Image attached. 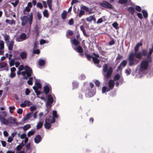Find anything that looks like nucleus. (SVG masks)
Wrapping results in <instances>:
<instances>
[{
	"label": "nucleus",
	"mask_w": 153,
	"mask_h": 153,
	"mask_svg": "<svg viewBox=\"0 0 153 153\" xmlns=\"http://www.w3.org/2000/svg\"><path fill=\"white\" fill-rule=\"evenodd\" d=\"M37 19L39 20H41L42 18V16L39 13H38L37 14Z\"/></svg>",
	"instance_id": "052dcab7"
},
{
	"label": "nucleus",
	"mask_w": 153,
	"mask_h": 153,
	"mask_svg": "<svg viewBox=\"0 0 153 153\" xmlns=\"http://www.w3.org/2000/svg\"><path fill=\"white\" fill-rule=\"evenodd\" d=\"M142 57L143 56H146L148 53V51L146 49H143L142 50Z\"/></svg>",
	"instance_id": "bb28decb"
},
{
	"label": "nucleus",
	"mask_w": 153,
	"mask_h": 153,
	"mask_svg": "<svg viewBox=\"0 0 153 153\" xmlns=\"http://www.w3.org/2000/svg\"><path fill=\"white\" fill-rule=\"evenodd\" d=\"M19 2V0H17L15 1L14 2H11V4H12L13 6L14 7H15L17 5Z\"/></svg>",
	"instance_id": "a18cd8bd"
},
{
	"label": "nucleus",
	"mask_w": 153,
	"mask_h": 153,
	"mask_svg": "<svg viewBox=\"0 0 153 153\" xmlns=\"http://www.w3.org/2000/svg\"><path fill=\"white\" fill-rule=\"evenodd\" d=\"M24 69V67L23 65H21L19 68V70L20 71H22Z\"/></svg>",
	"instance_id": "774afa93"
},
{
	"label": "nucleus",
	"mask_w": 153,
	"mask_h": 153,
	"mask_svg": "<svg viewBox=\"0 0 153 153\" xmlns=\"http://www.w3.org/2000/svg\"><path fill=\"white\" fill-rule=\"evenodd\" d=\"M131 69L130 68L126 69L125 70V73L127 75L130 74L131 72Z\"/></svg>",
	"instance_id": "4c0bfd02"
},
{
	"label": "nucleus",
	"mask_w": 153,
	"mask_h": 153,
	"mask_svg": "<svg viewBox=\"0 0 153 153\" xmlns=\"http://www.w3.org/2000/svg\"><path fill=\"white\" fill-rule=\"evenodd\" d=\"M85 12L83 10H81L80 11L78 16L79 18H80L82 15L85 14Z\"/></svg>",
	"instance_id": "de8ad7c7"
},
{
	"label": "nucleus",
	"mask_w": 153,
	"mask_h": 153,
	"mask_svg": "<svg viewBox=\"0 0 153 153\" xmlns=\"http://www.w3.org/2000/svg\"><path fill=\"white\" fill-rule=\"evenodd\" d=\"M48 100L47 101V105L48 106H50L53 103V99L51 95L49 94L47 96Z\"/></svg>",
	"instance_id": "9b49d317"
},
{
	"label": "nucleus",
	"mask_w": 153,
	"mask_h": 153,
	"mask_svg": "<svg viewBox=\"0 0 153 153\" xmlns=\"http://www.w3.org/2000/svg\"><path fill=\"white\" fill-rule=\"evenodd\" d=\"M120 76L119 74H117L114 76V80L115 81L118 80L120 78Z\"/></svg>",
	"instance_id": "49530a36"
},
{
	"label": "nucleus",
	"mask_w": 153,
	"mask_h": 153,
	"mask_svg": "<svg viewBox=\"0 0 153 153\" xmlns=\"http://www.w3.org/2000/svg\"><path fill=\"white\" fill-rule=\"evenodd\" d=\"M45 121H47V122L48 123H50L51 124L54 123L55 122L56 120L53 117H52L51 118L46 119Z\"/></svg>",
	"instance_id": "a211bd4d"
},
{
	"label": "nucleus",
	"mask_w": 153,
	"mask_h": 153,
	"mask_svg": "<svg viewBox=\"0 0 153 153\" xmlns=\"http://www.w3.org/2000/svg\"><path fill=\"white\" fill-rule=\"evenodd\" d=\"M73 87L74 89L77 88L78 86V83L75 81H74L73 83Z\"/></svg>",
	"instance_id": "e433bc0d"
},
{
	"label": "nucleus",
	"mask_w": 153,
	"mask_h": 153,
	"mask_svg": "<svg viewBox=\"0 0 153 153\" xmlns=\"http://www.w3.org/2000/svg\"><path fill=\"white\" fill-rule=\"evenodd\" d=\"M51 124L50 123H48L47 122V121L45 120V123L44 124V127L45 128L49 129L51 128Z\"/></svg>",
	"instance_id": "b1692460"
},
{
	"label": "nucleus",
	"mask_w": 153,
	"mask_h": 153,
	"mask_svg": "<svg viewBox=\"0 0 153 153\" xmlns=\"http://www.w3.org/2000/svg\"><path fill=\"white\" fill-rule=\"evenodd\" d=\"M127 10L132 15H133L135 12L134 8L132 7H128Z\"/></svg>",
	"instance_id": "412c9836"
},
{
	"label": "nucleus",
	"mask_w": 153,
	"mask_h": 153,
	"mask_svg": "<svg viewBox=\"0 0 153 153\" xmlns=\"http://www.w3.org/2000/svg\"><path fill=\"white\" fill-rule=\"evenodd\" d=\"M25 71L22 72V74L23 76V78L27 79L30 76L33 74V71L31 68L29 66H25Z\"/></svg>",
	"instance_id": "39448f33"
},
{
	"label": "nucleus",
	"mask_w": 153,
	"mask_h": 153,
	"mask_svg": "<svg viewBox=\"0 0 153 153\" xmlns=\"http://www.w3.org/2000/svg\"><path fill=\"white\" fill-rule=\"evenodd\" d=\"M107 89V88L105 86H103L102 87V93H105Z\"/></svg>",
	"instance_id": "bf43d9fd"
},
{
	"label": "nucleus",
	"mask_w": 153,
	"mask_h": 153,
	"mask_svg": "<svg viewBox=\"0 0 153 153\" xmlns=\"http://www.w3.org/2000/svg\"><path fill=\"white\" fill-rule=\"evenodd\" d=\"M80 29L82 32L84 36H85L86 37H88L89 36V34L86 33L85 30L84 29V26L83 25H81L80 26Z\"/></svg>",
	"instance_id": "f3484780"
},
{
	"label": "nucleus",
	"mask_w": 153,
	"mask_h": 153,
	"mask_svg": "<svg viewBox=\"0 0 153 153\" xmlns=\"http://www.w3.org/2000/svg\"><path fill=\"white\" fill-rule=\"evenodd\" d=\"M135 9L137 11L139 12H140L141 10V7L137 5L136 6Z\"/></svg>",
	"instance_id": "864d4df0"
},
{
	"label": "nucleus",
	"mask_w": 153,
	"mask_h": 153,
	"mask_svg": "<svg viewBox=\"0 0 153 153\" xmlns=\"http://www.w3.org/2000/svg\"><path fill=\"white\" fill-rule=\"evenodd\" d=\"M16 75V74L15 73L11 72L10 76L11 78H13Z\"/></svg>",
	"instance_id": "680f3d73"
},
{
	"label": "nucleus",
	"mask_w": 153,
	"mask_h": 153,
	"mask_svg": "<svg viewBox=\"0 0 153 153\" xmlns=\"http://www.w3.org/2000/svg\"><path fill=\"white\" fill-rule=\"evenodd\" d=\"M15 64V60L14 59H12L10 62L9 64L10 66H13Z\"/></svg>",
	"instance_id": "09e8293b"
},
{
	"label": "nucleus",
	"mask_w": 153,
	"mask_h": 153,
	"mask_svg": "<svg viewBox=\"0 0 153 153\" xmlns=\"http://www.w3.org/2000/svg\"><path fill=\"white\" fill-rule=\"evenodd\" d=\"M27 54L26 52H22L20 54V56L22 59H24L26 58Z\"/></svg>",
	"instance_id": "aec40b11"
},
{
	"label": "nucleus",
	"mask_w": 153,
	"mask_h": 153,
	"mask_svg": "<svg viewBox=\"0 0 153 153\" xmlns=\"http://www.w3.org/2000/svg\"><path fill=\"white\" fill-rule=\"evenodd\" d=\"M0 120L4 124L6 125L9 124H17L16 120L12 117H10L7 119H6L2 116H0Z\"/></svg>",
	"instance_id": "20e7f679"
},
{
	"label": "nucleus",
	"mask_w": 153,
	"mask_h": 153,
	"mask_svg": "<svg viewBox=\"0 0 153 153\" xmlns=\"http://www.w3.org/2000/svg\"><path fill=\"white\" fill-rule=\"evenodd\" d=\"M33 52L34 53L39 54L40 53V51L39 49H36V50H34Z\"/></svg>",
	"instance_id": "e2e57ef3"
},
{
	"label": "nucleus",
	"mask_w": 153,
	"mask_h": 153,
	"mask_svg": "<svg viewBox=\"0 0 153 153\" xmlns=\"http://www.w3.org/2000/svg\"><path fill=\"white\" fill-rule=\"evenodd\" d=\"M112 25L116 29H117L119 28V27H118V24L117 22H114L112 24Z\"/></svg>",
	"instance_id": "f704fd0d"
},
{
	"label": "nucleus",
	"mask_w": 153,
	"mask_h": 153,
	"mask_svg": "<svg viewBox=\"0 0 153 153\" xmlns=\"http://www.w3.org/2000/svg\"><path fill=\"white\" fill-rule=\"evenodd\" d=\"M35 133L34 131H29L27 134V136L28 137H29L30 136L33 135Z\"/></svg>",
	"instance_id": "3c124183"
},
{
	"label": "nucleus",
	"mask_w": 153,
	"mask_h": 153,
	"mask_svg": "<svg viewBox=\"0 0 153 153\" xmlns=\"http://www.w3.org/2000/svg\"><path fill=\"white\" fill-rule=\"evenodd\" d=\"M33 113H29L27 114L25 117L23 118V121H25L28 119L30 118L32 116Z\"/></svg>",
	"instance_id": "2eb2a0df"
},
{
	"label": "nucleus",
	"mask_w": 153,
	"mask_h": 153,
	"mask_svg": "<svg viewBox=\"0 0 153 153\" xmlns=\"http://www.w3.org/2000/svg\"><path fill=\"white\" fill-rule=\"evenodd\" d=\"M123 56L120 55L119 53L117 54V56L116 58V61H119L121 59H123Z\"/></svg>",
	"instance_id": "72a5a7b5"
},
{
	"label": "nucleus",
	"mask_w": 153,
	"mask_h": 153,
	"mask_svg": "<svg viewBox=\"0 0 153 153\" xmlns=\"http://www.w3.org/2000/svg\"><path fill=\"white\" fill-rule=\"evenodd\" d=\"M30 127V124H27L23 126V129L25 131H26Z\"/></svg>",
	"instance_id": "c9c22d12"
},
{
	"label": "nucleus",
	"mask_w": 153,
	"mask_h": 153,
	"mask_svg": "<svg viewBox=\"0 0 153 153\" xmlns=\"http://www.w3.org/2000/svg\"><path fill=\"white\" fill-rule=\"evenodd\" d=\"M45 63V61L43 59L40 60L39 61V64L40 66H43Z\"/></svg>",
	"instance_id": "2f4dec72"
},
{
	"label": "nucleus",
	"mask_w": 153,
	"mask_h": 153,
	"mask_svg": "<svg viewBox=\"0 0 153 153\" xmlns=\"http://www.w3.org/2000/svg\"><path fill=\"white\" fill-rule=\"evenodd\" d=\"M35 85L36 87H37L38 88H40L41 87V83L38 82H35Z\"/></svg>",
	"instance_id": "8fccbe9b"
},
{
	"label": "nucleus",
	"mask_w": 153,
	"mask_h": 153,
	"mask_svg": "<svg viewBox=\"0 0 153 153\" xmlns=\"http://www.w3.org/2000/svg\"><path fill=\"white\" fill-rule=\"evenodd\" d=\"M37 6L41 9L43 7L42 4L40 2H38L37 4Z\"/></svg>",
	"instance_id": "4d7b16f0"
},
{
	"label": "nucleus",
	"mask_w": 153,
	"mask_h": 153,
	"mask_svg": "<svg viewBox=\"0 0 153 153\" xmlns=\"http://www.w3.org/2000/svg\"><path fill=\"white\" fill-rule=\"evenodd\" d=\"M15 107H9L10 109V112L11 114H12L13 113V111H12V110H13L15 109Z\"/></svg>",
	"instance_id": "69168bd1"
},
{
	"label": "nucleus",
	"mask_w": 153,
	"mask_h": 153,
	"mask_svg": "<svg viewBox=\"0 0 153 153\" xmlns=\"http://www.w3.org/2000/svg\"><path fill=\"white\" fill-rule=\"evenodd\" d=\"M24 103L26 104V105L30 106L32 105V103L30 102L27 100H25L24 101Z\"/></svg>",
	"instance_id": "603ef678"
},
{
	"label": "nucleus",
	"mask_w": 153,
	"mask_h": 153,
	"mask_svg": "<svg viewBox=\"0 0 153 153\" xmlns=\"http://www.w3.org/2000/svg\"><path fill=\"white\" fill-rule=\"evenodd\" d=\"M68 24L70 25H73L74 24V21L73 19H71L69 20L68 22Z\"/></svg>",
	"instance_id": "5fc2aeb1"
},
{
	"label": "nucleus",
	"mask_w": 153,
	"mask_h": 153,
	"mask_svg": "<svg viewBox=\"0 0 153 153\" xmlns=\"http://www.w3.org/2000/svg\"><path fill=\"white\" fill-rule=\"evenodd\" d=\"M75 51H77L79 53H82L83 52V50L82 48L80 46H78L76 48H75Z\"/></svg>",
	"instance_id": "5701e85b"
},
{
	"label": "nucleus",
	"mask_w": 153,
	"mask_h": 153,
	"mask_svg": "<svg viewBox=\"0 0 153 153\" xmlns=\"http://www.w3.org/2000/svg\"><path fill=\"white\" fill-rule=\"evenodd\" d=\"M30 8L28 7L27 6L25 8V9H24L23 11V14L24 15H27V14L26 13L25 11H27V12H29L30 11Z\"/></svg>",
	"instance_id": "c756f323"
},
{
	"label": "nucleus",
	"mask_w": 153,
	"mask_h": 153,
	"mask_svg": "<svg viewBox=\"0 0 153 153\" xmlns=\"http://www.w3.org/2000/svg\"><path fill=\"white\" fill-rule=\"evenodd\" d=\"M86 20L88 22H91L93 20L94 21H96V19L94 17V15L91 16L89 17H87L86 19Z\"/></svg>",
	"instance_id": "4be33fe9"
},
{
	"label": "nucleus",
	"mask_w": 153,
	"mask_h": 153,
	"mask_svg": "<svg viewBox=\"0 0 153 153\" xmlns=\"http://www.w3.org/2000/svg\"><path fill=\"white\" fill-rule=\"evenodd\" d=\"M50 88H51V86L48 85H46L44 87L43 90L45 94H47L49 93Z\"/></svg>",
	"instance_id": "ddd939ff"
},
{
	"label": "nucleus",
	"mask_w": 153,
	"mask_h": 153,
	"mask_svg": "<svg viewBox=\"0 0 153 153\" xmlns=\"http://www.w3.org/2000/svg\"><path fill=\"white\" fill-rule=\"evenodd\" d=\"M46 43V41L44 39H42L40 41V45H42Z\"/></svg>",
	"instance_id": "338daca9"
},
{
	"label": "nucleus",
	"mask_w": 153,
	"mask_h": 153,
	"mask_svg": "<svg viewBox=\"0 0 153 153\" xmlns=\"http://www.w3.org/2000/svg\"><path fill=\"white\" fill-rule=\"evenodd\" d=\"M72 42L73 44L76 46L78 45L79 44V41L76 39L73 40Z\"/></svg>",
	"instance_id": "cd10ccee"
},
{
	"label": "nucleus",
	"mask_w": 153,
	"mask_h": 153,
	"mask_svg": "<svg viewBox=\"0 0 153 153\" xmlns=\"http://www.w3.org/2000/svg\"><path fill=\"white\" fill-rule=\"evenodd\" d=\"M95 84L96 86L99 87L100 85V83L98 80H96L95 81Z\"/></svg>",
	"instance_id": "0e129e2a"
},
{
	"label": "nucleus",
	"mask_w": 153,
	"mask_h": 153,
	"mask_svg": "<svg viewBox=\"0 0 153 153\" xmlns=\"http://www.w3.org/2000/svg\"><path fill=\"white\" fill-rule=\"evenodd\" d=\"M43 122L41 121L39 122L36 126L37 129H39L41 128L43 126Z\"/></svg>",
	"instance_id": "c85d7f7f"
},
{
	"label": "nucleus",
	"mask_w": 153,
	"mask_h": 153,
	"mask_svg": "<svg viewBox=\"0 0 153 153\" xmlns=\"http://www.w3.org/2000/svg\"><path fill=\"white\" fill-rule=\"evenodd\" d=\"M9 45L8 46V49L10 51H12L13 49V46L14 43L13 41H11V42H9Z\"/></svg>",
	"instance_id": "6ab92c4d"
},
{
	"label": "nucleus",
	"mask_w": 153,
	"mask_h": 153,
	"mask_svg": "<svg viewBox=\"0 0 153 153\" xmlns=\"http://www.w3.org/2000/svg\"><path fill=\"white\" fill-rule=\"evenodd\" d=\"M30 92V90L28 88H27L26 89L25 92V95H28L29 94Z\"/></svg>",
	"instance_id": "13d9d810"
},
{
	"label": "nucleus",
	"mask_w": 153,
	"mask_h": 153,
	"mask_svg": "<svg viewBox=\"0 0 153 153\" xmlns=\"http://www.w3.org/2000/svg\"><path fill=\"white\" fill-rule=\"evenodd\" d=\"M20 39H19V40L18 38H17L16 40L17 41H21L25 40L27 38V36L26 34L24 33H21L19 36Z\"/></svg>",
	"instance_id": "f8f14e48"
},
{
	"label": "nucleus",
	"mask_w": 153,
	"mask_h": 153,
	"mask_svg": "<svg viewBox=\"0 0 153 153\" xmlns=\"http://www.w3.org/2000/svg\"><path fill=\"white\" fill-rule=\"evenodd\" d=\"M102 71L104 73L107 72L106 74L104 75V77L106 78H108L110 77L113 72L112 67H110L108 69V65L105 64L102 66Z\"/></svg>",
	"instance_id": "423d86ee"
},
{
	"label": "nucleus",
	"mask_w": 153,
	"mask_h": 153,
	"mask_svg": "<svg viewBox=\"0 0 153 153\" xmlns=\"http://www.w3.org/2000/svg\"><path fill=\"white\" fill-rule=\"evenodd\" d=\"M114 85V82L113 80L110 79L108 82V86L110 89H112Z\"/></svg>",
	"instance_id": "dca6fc26"
},
{
	"label": "nucleus",
	"mask_w": 153,
	"mask_h": 153,
	"mask_svg": "<svg viewBox=\"0 0 153 153\" xmlns=\"http://www.w3.org/2000/svg\"><path fill=\"white\" fill-rule=\"evenodd\" d=\"M25 148L27 150V153H30L31 152L30 144V143H27L26 145Z\"/></svg>",
	"instance_id": "393cba45"
},
{
	"label": "nucleus",
	"mask_w": 153,
	"mask_h": 153,
	"mask_svg": "<svg viewBox=\"0 0 153 153\" xmlns=\"http://www.w3.org/2000/svg\"><path fill=\"white\" fill-rule=\"evenodd\" d=\"M42 140L41 136L39 135H38L35 136L34 138V142L36 143H39Z\"/></svg>",
	"instance_id": "4468645a"
},
{
	"label": "nucleus",
	"mask_w": 153,
	"mask_h": 153,
	"mask_svg": "<svg viewBox=\"0 0 153 153\" xmlns=\"http://www.w3.org/2000/svg\"><path fill=\"white\" fill-rule=\"evenodd\" d=\"M92 54L96 57H93L92 60L93 62L95 64H98L100 62V61L97 58L100 57L99 55L94 53H92Z\"/></svg>",
	"instance_id": "1a4fd4ad"
},
{
	"label": "nucleus",
	"mask_w": 153,
	"mask_h": 153,
	"mask_svg": "<svg viewBox=\"0 0 153 153\" xmlns=\"http://www.w3.org/2000/svg\"><path fill=\"white\" fill-rule=\"evenodd\" d=\"M128 2V0H119V3L120 4H125Z\"/></svg>",
	"instance_id": "c03bdc74"
},
{
	"label": "nucleus",
	"mask_w": 153,
	"mask_h": 153,
	"mask_svg": "<svg viewBox=\"0 0 153 153\" xmlns=\"http://www.w3.org/2000/svg\"><path fill=\"white\" fill-rule=\"evenodd\" d=\"M142 12L143 17L145 18H147L148 17V14L147 12L145 10H143Z\"/></svg>",
	"instance_id": "ea45409f"
},
{
	"label": "nucleus",
	"mask_w": 153,
	"mask_h": 153,
	"mask_svg": "<svg viewBox=\"0 0 153 153\" xmlns=\"http://www.w3.org/2000/svg\"><path fill=\"white\" fill-rule=\"evenodd\" d=\"M85 55L87 60L89 61H91V58L93 59V56H92L90 54H88L87 53H85Z\"/></svg>",
	"instance_id": "a878e982"
},
{
	"label": "nucleus",
	"mask_w": 153,
	"mask_h": 153,
	"mask_svg": "<svg viewBox=\"0 0 153 153\" xmlns=\"http://www.w3.org/2000/svg\"><path fill=\"white\" fill-rule=\"evenodd\" d=\"M67 11L65 10H64L63 12L61 14V16L62 19H66L67 15Z\"/></svg>",
	"instance_id": "7c9ffc66"
},
{
	"label": "nucleus",
	"mask_w": 153,
	"mask_h": 153,
	"mask_svg": "<svg viewBox=\"0 0 153 153\" xmlns=\"http://www.w3.org/2000/svg\"><path fill=\"white\" fill-rule=\"evenodd\" d=\"M1 114V115H0V116H2L4 117H5L7 115L6 112L5 111H2Z\"/></svg>",
	"instance_id": "6e6d98bb"
},
{
	"label": "nucleus",
	"mask_w": 153,
	"mask_h": 153,
	"mask_svg": "<svg viewBox=\"0 0 153 153\" xmlns=\"http://www.w3.org/2000/svg\"><path fill=\"white\" fill-rule=\"evenodd\" d=\"M7 64L4 62H3L0 63V68H3L7 66Z\"/></svg>",
	"instance_id": "473e14b6"
},
{
	"label": "nucleus",
	"mask_w": 153,
	"mask_h": 153,
	"mask_svg": "<svg viewBox=\"0 0 153 153\" xmlns=\"http://www.w3.org/2000/svg\"><path fill=\"white\" fill-rule=\"evenodd\" d=\"M149 51L147 57V59L143 60L140 64L139 70L143 72L147 70L149 66V63L152 62L151 55L153 52V45L151 48L149 49Z\"/></svg>",
	"instance_id": "f03ea898"
},
{
	"label": "nucleus",
	"mask_w": 153,
	"mask_h": 153,
	"mask_svg": "<svg viewBox=\"0 0 153 153\" xmlns=\"http://www.w3.org/2000/svg\"><path fill=\"white\" fill-rule=\"evenodd\" d=\"M89 85L91 89H90L89 87L87 88L85 93V96L87 98L92 97L94 96L95 94L94 92L92 91L91 89L94 87V84L92 82H90Z\"/></svg>",
	"instance_id": "0eeeda50"
},
{
	"label": "nucleus",
	"mask_w": 153,
	"mask_h": 153,
	"mask_svg": "<svg viewBox=\"0 0 153 153\" xmlns=\"http://www.w3.org/2000/svg\"><path fill=\"white\" fill-rule=\"evenodd\" d=\"M127 62L126 60H123L121 62L120 65L118 66L117 71H121L123 68L124 67L127 65Z\"/></svg>",
	"instance_id": "9d476101"
},
{
	"label": "nucleus",
	"mask_w": 153,
	"mask_h": 153,
	"mask_svg": "<svg viewBox=\"0 0 153 153\" xmlns=\"http://www.w3.org/2000/svg\"><path fill=\"white\" fill-rule=\"evenodd\" d=\"M100 5L102 7L107 9H112L113 8L111 4L105 1H103L102 3H100Z\"/></svg>",
	"instance_id": "6e6552de"
},
{
	"label": "nucleus",
	"mask_w": 153,
	"mask_h": 153,
	"mask_svg": "<svg viewBox=\"0 0 153 153\" xmlns=\"http://www.w3.org/2000/svg\"><path fill=\"white\" fill-rule=\"evenodd\" d=\"M142 45V43L141 42L137 43L134 48V53H131L129 54L128 58L129 66H131L133 65H136L139 61V60L135 58L134 57L139 59H142L141 52H138V51L139 50V47L141 46Z\"/></svg>",
	"instance_id": "f257e3e1"
},
{
	"label": "nucleus",
	"mask_w": 153,
	"mask_h": 153,
	"mask_svg": "<svg viewBox=\"0 0 153 153\" xmlns=\"http://www.w3.org/2000/svg\"><path fill=\"white\" fill-rule=\"evenodd\" d=\"M44 16L48 18L49 17V15L48 13V11L47 10H45L43 12Z\"/></svg>",
	"instance_id": "a19ab883"
},
{
	"label": "nucleus",
	"mask_w": 153,
	"mask_h": 153,
	"mask_svg": "<svg viewBox=\"0 0 153 153\" xmlns=\"http://www.w3.org/2000/svg\"><path fill=\"white\" fill-rule=\"evenodd\" d=\"M4 48V42L3 41L0 40V49H3Z\"/></svg>",
	"instance_id": "58836bf2"
},
{
	"label": "nucleus",
	"mask_w": 153,
	"mask_h": 153,
	"mask_svg": "<svg viewBox=\"0 0 153 153\" xmlns=\"http://www.w3.org/2000/svg\"><path fill=\"white\" fill-rule=\"evenodd\" d=\"M53 117H53L55 119V118H57L58 117V115L57 114V112L56 111L54 110L52 114Z\"/></svg>",
	"instance_id": "79ce46f5"
},
{
	"label": "nucleus",
	"mask_w": 153,
	"mask_h": 153,
	"mask_svg": "<svg viewBox=\"0 0 153 153\" xmlns=\"http://www.w3.org/2000/svg\"><path fill=\"white\" fill-rule=\"evenodd\" d=\"M29 17L27 16H21L20 19L21 21V25L22 26H25L27 24L28 22L30 26H31L33 21V13L30 12L28 15Z\"/></svg>",
	"instance_id": "7ed1b4c3"
},
{
	"label": "nucleus",
	"mask_w": 153,
	"mask_h": 153,
	"mask_svg": "<svg viewBox=\"0 0 153 153\" xmlns=\"http://www.w3.org/2000/svg\"><path fill=\"white\" fill-rule=\"evenodd\" d=\"M4 40L7 43L9 42V37L8 35L7 34L4 35Z\"/></svg>",
	"instance_id": "37998d69"
}]
</instances>
